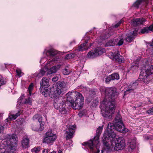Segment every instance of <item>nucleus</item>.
I'll use <instances>...</instances> for the list:
<instances>
[{
  "instance_id": "obj_53",
  "label": "nucleus",
  "mask_w": 153,
  "mask_h": 153,
  "mask_svg": "<svg viewBox=\"0 0 153 153\" xmlns=\"http://www.w3.org/2000/svg\"><path fill=\"white\" fill-rule=\"evenodd\" d=\"M42 153H48L49 151L48 149H43Z\"/></svg>"
},
{
  "instance_id": "obj_56",
  "label": "nucleus",
  "mask_w": 153,
  "mask_h": 153,
  "mask_svg": "<svg viewBox=\"0 0 153 153\" xmlns=\"http://www.w3.org/2000/svg\"><path fill=\"white\" fill-rule=\"evenodd\" d=\"M80 62L82 63V65H83V64L84 63V62H83V61H82V60L81 61L80 60Z\"/></svg>"
},
{
  "instance_id": "obj_16",
  "label": "nucleus",
  "mask_w": 153,
  "mask_h": 153,
  "mask_svg": "<svg viewBox=\"0 0 153 153\" xmlns=\"http://www.w3.org/2000/svg\"><path fill=\"white\" fill-rule=\"evenodd\" d=\"M22 112L20 110L16 114H11L9 115L8 117L5 120L6 122H9L12 120H15L18 116L21 114Z\"/></svg>"
},
{
  "instance_id": "obj_63",
  "label": "nucleus",
  "mask_w": 153,
  "mask_h": 153,
  "mask_svg": "<svg viewBox=\"0 0 153 153\" xmlns=\"http://www.w3.org/2000/svg\"><path fill=\"white\" fill-rule=\"evenodd\" d=\"M82 86H81V88H82Z\"/></svg>"
},
{
  "instance_id": "obj_8",
  "label": "nucleus",
  "mask_w": 153,
  "mask_h": 153,
  "mask_svg": "<svg viewBox=\"0 0 153 153\" xmlns=\"http://www.w3.org/2000/svg\"><path fill=\"white\" fill-rule=\"evenodd\" d=\"M105 52V50L104 48L97 47L94 51H91L89 52L87 55V57L88 58H93L102 54Z\"/></svg>"
},
{
  "instance_id": "obj_60",
  "label": "nucleus",
  "mask_w": 153,
  "mask_h": 153,
  "mask_svg": "<svg viewBox=\"0 0 153 153\" xmlns=\"http://www.w3.org/2000/svg\"><path fill=\"white\" fill-rule=\"evenodd\" d=\"M152 56H153V51H152Z\"/></svg>"
},
{
  "instance_id": "obj_58",
  "label": "nucleus",
  "mask_w": 153,
  "mask_h": 153,
  "mask_svg": "<svg viewBox=\"0 0 153 153\" xmlns=\"http://www.w3.org/2000/svg\"><path fill=\"white\" fill-rule=\"evenodd\" d=\"M82 113H80L79 114V116H80V115H81V116H82V114H81Z\"/></svg>"
},
{
  "instance_id": "obj_40",
  "label": "nucleus",
  "mask_w": 153,
  "mask_h": 153,
  "mask_svg": "<svg viewBox=\"0 0 153 153\" xmlns=\"http://www.w3.org/2000/svg\"><path fill=\"white\" fill-rule=\"evenodd\" d=\"M43 87H41L39 89L40 93L42 94V95H45L46 94V92L45 91V89L43 88Z\"/></svg>"
},
{
  "instance_id": "obj_7",
  "label": "nucleus",
  "mask_w": 153,
  "mask_h": 153,
  "mask_svg": "<svg viewBox=\"0 0 153 153\" xmlns=\"http://www.w3.org/2000/svg\"><path fill=\"white\" fill-rule=\"evenodd\" d=\"M102 130V127L100 126L96 131V135L94 136L93 140H90L88 141L84 142L82 145L86 147H88L91 149H93L94 145H98L99 143V137Z\"/></svg>"
},
{
  "instance_id": "obj_36",
  "label": "nucleus",
  "mask_w": 153,
  "mask_h": 153,
  "mask_svg": "<svg viewBox=\"0 0 153 153\" xmlns=\"http://www.w3.org/2000/svg\"><path fill=\"white\" fill-rule=\"evenodd\" d=\"M60 67L61 66L59 65L53 66L51 68V70L53 73H55L60 68Z\"/></svg>"
},
{
  "instance_id": "obj_5",
  "label": "nucleus",
  "mask_w": 153,
  "mask_h": 153,
  "mask_svg": "<svg viewBox=\"0 0 153 153\" xmlns=\"http://www.w3.org/2000/svg\"><path fill=\"white\" fill-rule=\"evenodd\" d=\"M115 137L114 138H111L109 139L108 144L109 148H108L106 146H105L103 143L104 146V148L106 149L107 151H108L110 149V145H114L113 143H114V149L116 150H119L123 149L125 146V143L124 139L122 137H119L116 138L114 140H112L114 139Z\"/></svg>"
},
{
  "instance_id": "obj_13",
  "label": "nucleus",
  "mask_w": 153,
  "mask_h": 153,
  "mask_svg": "<svg viewBox=\"0 0 153 153\" xmlns=\"http://www.w3.org/2000/svg\"><path fill=\"white\" fill-rule=\"evenodd\" d=\"M119 53V51L118 50H117V51L112 53V58L114 60L119 63H121L124 62V59Z\"/></svg>"
},
{
  "instance_id": "obj_62",
  "label": "nucleus",
  "mask_w": 153,
  "mask_h": 153,
  "mask_svg": "<svg viewBox=\"0 0 153 153\" xmlns=\"http://www.w3.org/2000/svg\"><path fill=\"white\" fill-rule=\"evenodd\" d=\"M26 153H29L28 152H26Z\"/></svg>"
},
{
  "instance_id": "obj_41",
  "label": "nucleus",
  "mask_w": 153,
  "mask_h": 153,
  "mask_svg": "<svg viewBox=\"0 0 153 153\" xmlns=\"http://www.w3.org/2000/svg\"><path fill=\"white\" fill-rule=\"evenodd\" d=\"M92 96H87L86 98V101L88 103H90L92 100Z\"/></svg>"
},
{
  "instance_id": "obj_1",
  "label": "nucleus",
  "mask_w": 153,
  "mask_h": 153,
  "mask_svg": "<svg viewBox=\"0 0 153 153\" xmlns=\"http://www.w3.org/2000/svg\"><path fill=\"white\" fill-rule=\"evenodd\" d=\"M54 98L53 105L54 108L58 109L62 114L67 113V108H71L79 109L83 106L84 98L83 96H77L75 101L71 96H67L66 101L63 100L62 96H51Z\"/></svg>"
},
{
  "instance_id": "obj_34",
  "label": "nucleus",
  "mask_w": 153,
  "mask_h": 153,
  "mask_svg": "<svg viewBox=\"0 0 153 153\" xmlns=\"http://www.w3.org/2000/svg\"><path fill=\"white\" fill-rule=\"evenodd\" d=\"M56 94L58 95H62L64 94L65 93L64 90L62 88H59L57 87L56 89Z\"/></svg>"
},
{
  "instance_id": "obj_15",
  "label": "nucleus",
  "mask_w": 153,
  "mask_h": 153,
  "mask_svg": "<svg viewBox=\"0 0 153 153\" xmlns=\"http://www.w3.org/2000/svg\"><path fill=\"white\" fill-rule=\"evenodd\" d=\"M145 21V19L143 18L134 19L132 20L131 25L134 26H136L143 24Z\"/></svg>"
},
{
  "instance_id": "obj_54",
  "label": "nucleus",
  "mask_w": 153,
  "mask_h": 153,
  "mask_svg": "<svg viewBox=\"0 0 153 153\" xmlns=\"http://www.w3.org/2000/svg\"><path fill=\"white\" fill-rule=\"evenodd\" d=\"M149 46H153V39L152 42H151L149 43Z\"/></svg>"
},
{
  "instance_id": "obj_6",
  "label": "nucleus",
  "mask_w": 153,
  "mask_h": 153,
  "mask_svg": "<svg viewBox=\"0 0 153 153\" xmlns=\"http://www.w3.org/2000/svg\"><path fill=\"white\" fill-rule=\"evenodd\" d=\"M144 68L141 71L138 80L148 84L149 81L148 77L153 74V65H146L144 67Z\"/></svg>"
},
{
  "instance_id": "obj_26",
  "label": "nucleus",
  "mask_w": 153,
  "mask_h": 153,
  "mask_svg": "<svg viewBox=\"0 0 153 153\" xmlns=\"http://www.w3.org/2000/svg\"><path fill=\"white\" fill-rule=\"evenodd\" d=\"M33 85L32 83L29 86L28 90V96H31L35 94V92L33 90Z\"/></svg>"
},
{
  "instance_id": "obj_10",
  "label": "nucleus",
  "mask_w": 153,
  "mask_h": 153,
  "mask_svg": "<svg viewBox=\"0 0 153 153\" xmlns=\"http://www.w3.org/2000/svg\"><path fill=\"white\" fill-rule=\"evenodd\" d=\"M105 96H116L119 94L116 88L114 87L107 88H105L103 92Z\"/></svg>"
},
{
  "instance_id": "obj_4",
  "label": "nucleus",
  "mask_w": 153,
  "mask_h": 153,
  "mask_svg": "<svg viewBox=\"0 0 153 153\" xmlns=\"http://www.w3.org/2000/svg\"><path fill=\"white\" fill-rule=\"evenodd\" d=\"M17 144L14 137L5 138L2 140L0 145V153H11L12 150H15Z\"/></svg>"
},
{
  "instance_id": "obj_21",
  "label": "nucleus",
  "mask_w": 153,
  "mask_h": 153,
  "mask_svg": "<svg viewBox=\"0 0 153 153\" xmlns=\"http://www.w3.org/2000/svg\"><path fill=\"white\" fill-rule=\"evenodd\" d=\"M41 87H45L46 88L48 87L49 85V80L45 77H43L42 78L40 83Z\"/></svg>"
},
{
  "instance_id": "obj_37",
  "label": "nucleus",
  "mask_w": 153,
  "mask_h": 153,
  "mask_svg": "<svg viewBox=\"0 0 153 153\" xmlns=\"http://www.w3.org/2000/svg\"><path fill=\"white\" fill-rule=\"evenodd\" d=\"M46 70V68H44L41 69L39 73L38 74V76L40 77L43 76L45 73Z\"/></svg>"
},
{
  "instance_id": "obj_14",
  "label": "nucleus",
  "mask_w": 153,
  "mask_h": 153,
  "mask_svg": "<svg viewBox=\"0 0 153 153\" xmlns=\"http://www.w3.org/2000/svg\"><path fill=\"white\" fill-rule=\"evenodd\" d=\"M119 75L117 73H114L106 77L105 78V82L106 84H109L111 80L119 79Z\"/></svg>"
},
{
  "instance_id": "obj_27",
  "label": "nucleus",
  "mask_w": 153,
  "mask_h": 153,
  "mask_svg": "<svg viewBox=\"0 0 153 153\" xmlns=\"http://www.w3.org/2000/svg\"><path fill=\"white\" fill-rule=\"evenodd\" d=\"M71 95L73 96H82V94L79 93L74 91H70L66 94V96H71Z\"/></svg>"
},
{
  "instance_id": "obj_12",
  "label": "nucleus",
  "mask_w": 153,
  "mask_h": 153,
  "mask_svg": "<svg viewBox=\"0 0 153 153\" xmlns=\"http://www.w3.org/2000/svg\"><path fill=\"white\" fill-rule=\"evenodd\" d=\"M138 31V29L135 28L131 30L128 33L127 37L126 39V41L130 42L136 37Z\"/></svg>"
},
{
  "instance_id": "obj_39",
  "label": "nucleus",
  "mask_w": 153,
  "mask_h": 153,
  "mask_svg": "<svg viewBox=\"0 0 153 153\" xmlns=\"http://www.w3.org/2000/svg\"><path fill=\"white\" fill-rule=\"evenodd\" d=\"M74 55L73 54L70 53L67 54L65 57V59H69L74 57Z\"/></svg>"
},
{
  "instance_id": "obj_24",
  "label": "nucleus",
  "mask_w": 153,
  "mask_h": 153,
  "mask_svg": "<svg viewBox=\"0 0 153 153\" xmlns=\"http://www.w3.org/2000/svg\"><path fill=\"white\" fill-rule=\"evenodd\" d=\"M149 0H137L133 4V7L138 8L139 5L141 4L143 2H145L147 4Z\"/></svg>"
},
{
  "instance_id": "obj_35",
  "label": "nucleus",
  "mask_w": 153,
  "mask_h": 153,
  "mask_svg": "<svg viewBox=\"0 0 153 153\" xmlns=\"http://www.w3.org/2000/svg\"><path fill=\"white\" fill-rule=\"evenodd\" d=\"M70 72L71 71L69 70L68 66L66 67L65 68L62 70V73L64 75H68Z\"/></svg>"
},
{
  "instance_id": "obj_19",
  "label": "nucleus",
  "mask_w": 153,
  "mask_h": 153,
  "mask_svg": "<svg viewBox=\"0 0 153 153\" xmlns=\"http://www.w3.org/2000/svg\"><path fill=\"white\" fill-rule=\"evenodd\" d=\"M29 139L28 137L24 138L22 141V146L23 149H26L29 146Z\"/></svg>"
},
{
  "instance_id": "obj_64",
  "label": "nucleus",
  "mask_w": 153,
  "mask_h": 153,
  "mask_svg": "<svg viewBox=\"0 0 153 153\" xmlns=\"http://www.w3.org/2000/svg\"><path fill=\"white\" fill-rule=\"evenodd\" d=\"M55 59L54 60H53V61H55Z\"/></svg>"
},
{
  "instance_id": "obj_43",
  "label": "nucleus",
  "mask_w": 153,
  "mask_h": 153,
  "mask_svg": "<svg viewBox=\"0 0 153 153\" xmlns=\"http://www.w3.org/2000/svg\"><path fill=\"white\" fill-rule=\"evenodd\" d=\"M147 113L150 115H153V107L150 108L146 111Z\"/></svg>"
},
{
  "instance_id": "obj_28",
  "label": "nucleus",
  "mask_w": 153,
  "mask_h": 153,
  "mask_svg": "<svg viewBox=\"0 0 153 153\" xmlns=\"http://www.w3.org/2000/svg\"><path fill=\"white\" fill-rule=\"evenodd\" d=\"M115 45V43L114 42L113 39L110 40L108 42L106 43L105 46L106 47L108 46H114Z\"/></svg>"
},
{
  "instance_id": "obj_25",
  "label": "nucleus",
  "mask_w": 153,
  "mask_h": 153,
  "mask_svg": "<svg viewBox=\"0 0 153 153\" xmlns=\"http://www.w3.org/2000/svg\"><path fill=\"white\" fill-rule=\"evenodd\" d=\"M24 97L25 96H20L19 97V99L21 100H22L21 101L24 103V104H29V105H30L32 103V100L31 99L30 97L28 98H26L25 99L24 101H23Z\"/></svg>"
},
{
  "instance_id": "obj_52",
  "label": "nucleus",
  "mask_w": 153,
  "mask_h": 153,
  "mask_svg": "<svg viewBox=\"0 0 153 153\" xmlns=\"http://www.w3.org/2000/svg\"><path fill=\"white\" fill-rule=\"evenodd\" d=\"M58 78L57 76H55L53 77L52 79V80L53 82H56L58 80Z\"/></svg>"
},
{
  "instance_id": "obj_45",
  "label": "nucleus",
  "mask_w": 153,
  "mask_h": 153,
  "mask_svg": "<svg viewBox=\"0 0 153 153\" xmlns=\"http://www.w3.org/2000/svg\"><path fill=\"white\" fill-rule=\"evenodd\" d=\"M46 71H47L46 75H50L52 74L53 73V72L52 71V70H51V69L50 68L49 69H46Z\"/></svg>"
},
{
  "instance_id": "obj_55",
  "label": "nucleus",
  "mask_w": 153,
  "mask_h": 153,
  "mask_svg": "<svg viewBox=\"0 0 153 153\" xmlns=\"http://www.w3.org/2000/svg\"><path fill=\"white\" fill-rule=\"evenodd\" d=\"M58 153H62V151L60 149L59 150Z\"/></svg>"
},
{
  "instance_id": "obj_47",
  "label": "nucleus",
  "mask_w": 153,
  "mask_h": 153,
  "mask_svg": "<svg viewBox=\"0 0 153 153\" xmlns=\"http://www.w3.org/2000/svg\"><path fill=\"white\" fill-rule=\"evenodd\" d=\"M92 102H93V103L92 104V105L94 107L97 106L98 103V102L96 100H93Z\"/></svg>"
},
{
  "instance_id": "obj_9",
  "label": "nucleus",
  "mask_w": 153,
  "mask_h": 153,
  "mask_svg": "<svg viewBox=\"0 0 153 153\" xmlns=\"http://www.w3.org/2000/svg\"><path fill=\"white\" fill-rule=\"evenodd\" d=\"M41 118H40L39 120V125L36 123H33L31 125V127L32 130L36 131H42L44 129V126L45 122L44 121H42Z\"/></svg>"
},
{
  "instance_id": "obj_32",
  "label": "nucleus",
  "mask_w": 153,
  "mask_h": 153,
  "mask_svg": "<svg viewBox=\"0 0 153 153\" xmlns=\"http://www.w3.org/2000/svg\"><path fill=\"white\" fill-rule=\"evenodd\" d=\"M42 149L40 146L35 147L31 149V151L33 153H39Z\"/></svg>"
},
{
  "instance_id": "obj_29",
  "label": "nucleus",
  "mask_w": 153,
  "mask_h": 153,
  "mask_svg": "<svg viewBox=\"0 0 153 153\" xmlns=\"http://www.w3.org/2000/svg\"><path fill=\"white\" fill-rule=\"evenodd\" d=\"M136 141L134 139L132 140L130 143V147L132 149H134L136 147Z\"/></svg>"
},
{
  "instance_id": "obj_59",
  "label": "nucleus",
  "mask_w": 153,
  "mask_h": 153,
  "mask_svg": "<svg viewBox=\"0 0 153 153\" xmlns=\"http://www.w3.org/2000/svg\"><path fill=\"white\" fill-rule=\"evenodd\" d=\"M103 150H102L101 153H103Z\"/></svg>"
},
{
  "instance_id": "obj_46",
  "label": "nucleus",
  "mask_w": 153,
  "mask_h": 153,
  "mask_svg": "<svg viewBox=\"0 0 153 153\" xmlns=\"http://www.w3.org/2000/svg\"><path fill=\"white\" fill-rule=\"evenodd\" d=\"M133 89H128V90H127L125 92V93L124 94V96H125V95L126 94H128V93H131L132 91H133Z\"/></svg>"
},
{
  "instance_id": "obj_42",
  "label": "nucleus",
  "mask_w": 153,
  "mask_h": 153,
  "mask_svg": "<svg viewBox=\"0 0 153 153\" xmlns=\"http://www.w3.org/2000/svg\"><path fill=\"white\" fill-rule=\"evenodd\" d=\"M111 34L109 33L106 32L103 36V39H106L108 38Z\"/></svg>"
},
{
  "instance_id": "obj_61",
  "label": "nucleus",
  "mask_w": 153,
  "mask_h": 153,
  "mask_svg": "<svg viewBox=\"0 0 153 153\" xmlns=\"http://www.w3.org/2000/svg\"><path fill=\"white\" fill-rule=\"evenodd\" d=\"M70 141H71V142H72V140H70Z\"/></svg>"
},
{
  "instance_id": "obj_2",
  "label": "nucleus",
  "mask_w": 153,
  "mask_h": 153,
  "mask_svg": "<svg viewBox=\"0 0 153 153\" xmlns=\"http://www.w3.org/2000/svg\"><path fill=\"white\" fill-rule=\"evenodd\" d=\"M121 118V115L117 114L114 121V123H109L108 124L107 131L104 134L102 143L108 148H109V139L116 137V134L114 132V130L122 133L128 132V130L125 128Z\"/></svg>"
},
{
  "instance_id": "obj_48",
  "label": "nucleus",
  "mask_w": 153,
  "mask_h": 153,
  "mask_svg": "<svg viewBox=\"0 0 153 153\" xmlns=\"http://www.w3.org/2000/svg\"><path fill=\"white\" fill-rule=\"evenodd\" d=\"M16 73H17V75L18 76H21V70H16Z\"/></svg>"
},
{
  "instance_id": "obj_38",
  "label": "nucleus",
  "mask_w": 153,
  "mask_h": 153,
  "mask_svg": "<svg viewBox=\"0 0 153 153\" xmlns=\"http://www.w3.org/2000/svg\"><path fill=\"white\" fill-rule=\"evenodd\" d=\"M53 136H56L55 134H53L52 133V132L51 131H47L46 133V135H45V137H53Z\"/></svg>"
},
{
  "instance_id": "obj_11",
  "label": "nucleus",
  "mask_w": 153,
  "mask_h": 153,
  "mask_svg": "<svg viewBox=\"0 0 153 153\" xmlns=\"http://www.w3.org/2000/svg\"><path fill=\"white\" fill-rule=\"evenodd\" d=\"M76 128V126H70L69 128L66 129L65 134L66 140L70 139L73 137Z\"/></svg>"
},
{
  "instance_id": "obj_17",
  "label": "nucleus",
  "mask_w": 153,
  "mask_h": 153,
  "mask_svg": "<svg viewBox=\"0 0 153 153\" xmlns=\"http://www.w3.org/2000/svg\"><path fill=\"white\" fill-rule=\"evenodd\" d=\"M88 40L85 41V42L81 44L78 47V49L79 51H83L87 50L90 47H91L92 45V44H90L89 46H88L87 44L88 43Z\"/></svg>"
},
{
  "instance_id": "obj_23",
  "label": "nucleus",
  "mask_w": 153,
  "mask_h": 153,
  "mask_svg": "<svg viewBox=\"0 0 153 153\" xmlns=\"http://www.w3.org/2000/svg\"><path fill=\"white\" fill-rule=\"evenodd\" d=\"M151 31H153V25L144 27L141 30L140 32L142 34L147 33Z\"/></svg>"
},
{
  "instance_id": "obj_51",
  "label": "nucleus",
  "mask_w": 153,
  "mask_h": 153,
  "mask_svg": "<svg viewBox=\"0 0 153 153\" xmlns=\"http://www.w3.org/2000/svg\"><path fill=\"white\" fill-rule=\"evenodd\" d=\"M122 23V21H120L119 22H118L114 26V27H118Z\"/></svg>"
},
{
  "instance_id": "obj_22",
  "label": "nucleus",
  "mask_w": 153,
  "mask_h": 153,
  "mask_svg": "<svg viewBox=\"0 0 153 153\" xmlns=\"http://www.w3.org/2000/svg\"><path fill=\"white\" fill-rule=\"evenodd\" d=\"M115 45L120 46L122 45L124 42V39L121 37L119 36L118 38L113 39Z\"/></svg>"
},
{
  "instance_id": "obj_30",
  "label": "nucleus",
  "mask_w": 153,
  "mask_h": 153,
  "mask_svg": "<svg viewBox=\"0 0 153 153\" xmlns=\"http://www.w3.org/2000/svg\"><path fill=\"white\" fill-rule=\"evenodd\" d=\"M66 84L64 82H58L57 84V87H58L64 89Z\"/></svg>"
},
{
  "instance_id": "obj_31",
  "label": "nucleus",
  "mask_w": 153,
  "mask_h": 153,
  "mask_svg": "<svg viewBox=\"0 0 153 153\" xmlns=\"http://www.w3.org/2000/svg\"><path fill=\"white\" fill-rule=\"evenodd\" d=\"M99 145V143L98 145H94L92 149H91L89 148V149H90L91 151L94 152V153H99L100 150L97 148V146H98Z\"/></svg>"
},
{
  "instance_id": "obj_50",
  "label": "nucleus",
  "mask_w": 153,
  "mask_h": 153,
  "mask_svg": "<svg viewBox=\"0 0 153 153\" xmlns=\"http://www.w3.org/2000/svg\"><path fill=\"white\" fill-rule=\"evenodd\" d=\"M4 126H3L0 125V134L3 131L4 129Z\"/></svg>"
},
{
  "instance_id": "obj_49",
  "label": "nucleus",
  "mask_w": 153,
  "mask_h": 153,
  "mask_svg": "<svg viewBox=\"0 0 153 153\" xmlns=\"http://www.w3.org/2000/svg\"><path fill=\"white\" fill-rule=\"evenodd\" d=\"M137 82V80L136 81L132 83V87H135L138 85V83Z\"/></svg>"
},
{
  "instance_id": "obj_44",
  "label": "nucleus",
  "mask_w": 153,
  "mask_h": 153,
  "mask_svg": "<svg viewBox=\"0 0 153 153\" xmlns=\"http://www.w3.org/2000/svg\"><path fill=\"white\" fill-rule=\"evenodd\" d=\"M88 92L90 96H94L96 94L95 91L94 90H90Z\"/></svg>"
},
{
  "instance_id": "obj_18",
  "label": "nucleus",
  "mask_w": 153,
  "mask_h": 153,
  "mask_svg": "<svg viewBox=\"0 0 153 153\" xmlns=\"http://www.w3.org/2000/svg\"><path fill=\"white\" fill-rule=\"evenodd\" d=\"M56 138V136H53L52 137H45L43 142V143H46L48 144H50L53 143Z\"/></svg>"
},
{
  "instance_id": "obj_57",
  "label": "nucleus",
  "mask_w": 153,
  "mask_h": 153,
  "mask_svg": "<svg viewBox=\"0 0 153 153\" xmlns=\"http://www.w3.org/2000/svg\"><path fill=\"white\" fill-rule=\"evenodd\" d=\"M51 153H56V152L55 151H53V152H51Z\"/></svg>"
},
{
  "instance_id": "obj_20",
  "label": "nucleus",
  "mask_w": 153,
  "mask_h": 153,
  "mask_svg": "<svg viewBox=\"0 0 153 153\" xmlns=\"http://www.w3.org/2000/svg\"><path fill=\"white\" fill-rule=\"evenodd\" d=\"M58 53V51L53 49H50L47 51L46 54L49 57H53Z\"/></svg>"
},
{
  "instance_id": "obj_3",
  "label": "nucleus",
  "mask_w": 153,
  "mask_h": 153,
  "mask_svg": "<svg viewBox=\"0 0 153 153\" xmlns=\"http://www.w3.org/2000/svg\"><path fill=\"white\" fill-rule=\"evenodd\" d=\"M114 97L105 96L102 101L105 108H101V114L106 120H110L115 112L116 103Z\"/></svg>"
},
{
  "instance_id": "obj_33",
  "label": "nucleus",
  "mask_w": 153,
  "mask_h": 153,
  "mask_svg": "<svg viewBox=\"0 0 153 153\" xmlns=\"http://www.w3.org/2000/svg\"><path fill=\"white\" fill-rule=\"evenodd\" d=\"M40 118H41V121H43V117H42L41 116L40 114H36L33 116L32 118V119L34 121L38 120V121H39V119Z\"/></svg>"
}]
</instances>
